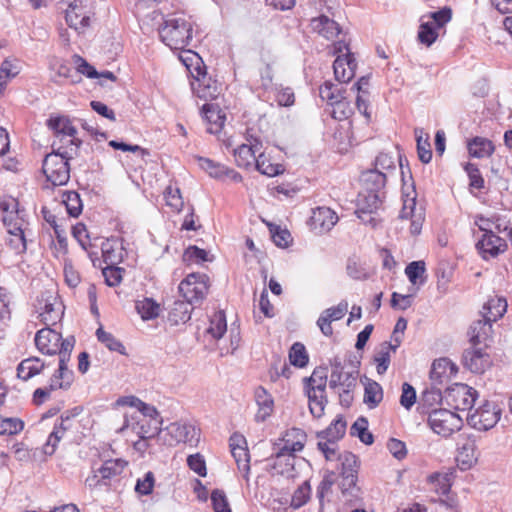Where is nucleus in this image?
<instances>
[{
	"instance_id": "f257e3e1",
	"label": "nucleus",
	"mask_w": 512,
	"mask_h": 512,
	"mask_svg": "<svg viewBox=\"0 0 512 512\" xmlns=\"http://www.w3.org/2000/svg\"><path fill=\"white\" fill-rule=\"evenodd\" d=\"M162 42L172 50H183L192 40V23L183 14L165 18L159 28Z\"/></svg>"
},
{
	"instance_id": "f03ea898",
	"label": "nucleus",
	"mask_w": 512,
	"mask_h": 512,
	"mask_svg": "<svg viewBox=\"0 0 512 512\" xmlns=\"http://www.w3.org/2000/svg\"><path fill=\"white\" fill-rule=\"evenodd\" d=\"M53 151L46 155L43 161V173L48 182L53 186H62L67 184L70 179V166L68 161L77 152L68 151L56 141L52 144Z\"/></svg>"
},
{
	"instance_id": "7ed1b4c3",
	"label": "nucleus",
	"mask_w": 512,
	"mask_h": 512,
	"mask_svg": "<svg viewBox=\"0 0 512 512\" xmlns=\"http://www.w3.org/2000/svg\"><path fill=\"white\" fill-rule=\"evenodd\" d=\"M327 373L324 369H316L309 378H305V390L309 400L311 414L320 418L327 404L326 398Z\"/></svg>"
},
{
	"instance_id": "20e7f679",
	"label": "nucleus",
	"mask_w": 512,
	"mask_h": 512,
	"mask_svg": "<svg viewBox=\"0 0 512 512\" xmlns=\"http://www.w3.org/2000/svg\"><path fill=\"white\" fill-rule=\"evenodd\" d=\"M278 450L275 452V465L284 460L286 466L293 467L294 454L303 450L307 441L304 430L296 427L289 428L280 440Z\"/></svg>"
},
{
	"instance_id": "39448f33",
	"label": "nucleus",
	"mask_w": 512,
	"mask_h": 512,
	"mask_svg": "<svg viewBox=\"0 0 512 512\" xmlns=\"http://www.w3.org/2000/svg\"><path fill=\"white\" fill-rule=\"evenodd\" d=\"M383 192L365 191L359 193L357 198V217L365 225L376 228L381 219L378 216V210L382 206Z\"/></svg>"
},
{
	"instance_id": "423d86ee",
	"label": "nucleus",
	"mask_w": 512,
	"mask_h": 512,
	"mask_svg": "<svg viewBox=\"0 0 512 512\" xmlns=\"http://www.w3.org/2000/svg\"><path fill=\"white\" fill-rule=\"evenodd\" d=\"M35 308L46 326L56 325L63 317L64 306L55 290H45L37 297Z\"/></svg>"
},
{
	"instance_id": "0eeeda50",
	"label": "nucleus",
	"mask_w": 512,
	"mask_h": 512,
	"mask_svg": "<svg viewBox=\"0 0 512 512\" xmlns=\"http://www.w3.org/2000/svg\"><path fill=\"white\" fill-rule=\"evenodd\" d=\"M162 423L143 417L141 414L125 413L123 425L118 432L126 434L130 431L142 439H152L155 436L160 439Z\"/></svg>"
},
{
	"instance_id": "6e6552de",
	"label": "nucleus",
	"mask_w": 512,
	"mask_h": 512,
	"mask_svg": "<svg viewBox=\"0 0 512 512\" xmlns=\"http://www.w3.org/2000/svg\"><path fill=\"white\" fill-rule=\"evenodd\" d=\"M428 424L434 433L448 438L458 432L462 425V418L447 409H435L429 413Z\"/></svg>"
},
{
	"instance_id": "1a4fd4ad",
	"label": "nucleus",
	"mask_w": 512,
	"mask_h": 512,
	"mask_svg": "<svg viewBox=\"0 0 512 512\" xmlns=\"http://www.w3.org/2000/svg\"><path fill=\"white\" fill-rule=\"evenodd\" d=\"M160 441L170 447L180 443L193 444L198 441V432L196 427L188 422L175 421L162 428Z\"/></svg>"
},
{
	"instance_id": "9d476101",
	"label": "nucleus",
	"mask_w": 512,
	"mask_h": 512,
	"mask_svg": "<svg viewBox=\"0 0 512 512\" xmlns=\"http://www.w3.org/2000/svg\"><path fill=\"white\" fill-rule=\"evenodd\" d=\"M63 350L61 351V357H59L58 369L50 378L49 384L51 390L57 389H68L74 379L73 371L68 368V362L70 360L71 352L75 345L74 337H68L63 342Z\"/></svg>"
},
{
	"instance_id": "9b49d317",
	"label": "nucleus",
	"mask_w": 512,
	"mask_h": 512,
	"mask_svg": "<svg viewBox=\"0 0 512 512\" xmlns=\"http://www.w3.org/2000/svg\"><path fill=\"white\" fill-rule=\"evenodd\" d=\"M333 54L336 55L333 64L336 80L342 83L349 82L355 76L357 64L345 41L334 43Z\"/></svg>"
},
{
	"instance_id": "f8f14e48",
	"label": "nucleus",
	"mask_w": 512,
	"mask_h": 512,
	"mask_svg": "<svg viewBox=\"0 0 512 512\" xmlns=\"http://www.w3.org/2000/svg\"><path fill=\"white\" fill-rule=\"evenodd\" d=\"M501 408L493 401H484L482 405L467 415L468 424L476 430L487 431L500 420Z\"/></svg>"
},
{
	"instance_id": "ddd939ff",
	"label": "nucleus",
	"mask_w": 512,
	"mask_h": 512,
	"mask_svg": "<svg viewBox=\"0 0 512 512\" xmlns=\"http://www.w3.org/2000/svg\"><path fill=\"white\" fill-rule=\"evenodd\" d=\"M47 125L59 139V145L64 146L68 151L77 152L82 142L77 138V129L69 118L65 116L51 117L48 119Z\"/></svg>"
},
{
	"instance_id": "4468645a",
	"label": "nucleus",
	"mask_w": 512,
	"mask_h": 512,
	"mask_svg": "<svg viewBox=\"0 0 512 512\" xmlns=\"http://www.w3.org/2000/svg\"><path fill=\"white\" fill-rule=\"evenodd\" d=\"M402 201L403 206L400 218L410 220V232L412 235L420 234L425 214L422 206H417L416 191L413 187L407 188V190L403 189Z\"/></svg>"
},
{
	"instance_id": "2eb2a0df",
	"label": "nucleus",
	"mask_w": 512,
	"mask_h": 512,
	"mask_svg": "<svg viewBox=\"0 0 512 512\" xmlns=\"http://www.w3.org/2000/svg\"><path fill=\"white\" fill-rule=\"evenodd\" d=\"M209 290V278L204 273H190L179 284V292L187 302H201Z\"/></svg>"
},
{
	"instance_id": "dca6fc26",
	"label": "nucleus",
	"mask_w": 512,
	"mask_h": 512,
	"mask_svg": "<svg viewBox=\"0 0 512 512\" xmlns=\"http://www.w3.org/2000/svg\"><path fill=\"white\" fill-rule=\"evenodd\" d=\"M0 218L7 231L28 227L25 210L20 209L17 199L10 196L0 198Z\"/></svg>"
},
{
	"instance_id": "f3484780",
	"label": "nucleus",
	"mask_w": 512,
	"mask_h": 512,
	"mask_svg": "<svg viewBox=\"0 0 512 512\" xmlns=\"http://www.w3.org/2000/svg\"><path fill=\"white\" fill-rule=\"evenodd\" d=\"M93 13L84 0H74L65 11L67 25L78 34H83L90 27Z\"/></svg>"
},
{
	"instance_id": "a211bd4d",
	"label": "nucleus",
	"mask_w": 512,
	"mask_h": 512,
	"mask_svg": "<svg viewBox=\"0 0 512 512\" xmlns=\"http://www.w3.org/2000/svg\"><path fill=\"white\" fill-rule=\"evenodd\" d=\"M478 392L467 384L457 383L446 391L447 403L456 410H471Z\"/></svg>"
},
{
	"instance_id": "6ab92c4d",
	"label": "nucleus",
	"mask_w": 512,
	"mask_h": 512,
	"mask_svg": "<svg viewBox=\"0 0 512 512\" xmlns=\"http://www.w3.org/2000/svg\"><path fill=\"white\" fill-rule=\"evenodd\" d=\"M480 452L474 436H466L457 444L456 463L461 471L470 470L478 461Z\"/></svg>"
},
{
	"instance_id": "aec40b11",
	"label": "nucleus",
	"mask_w": 512,
	"mask_h": 512,
	"mask_svg": "<svg viewBox=\"0 0 512 512\" xmlns=\"http://www.w3.org/2000/svg\"><path fill=\"white\" fill-rule=\"evenodd\" d=\"M197 76H193L191 89L195 96L205 101H211L218 97L221 85L212 77L207 76L200 68H196Z\"/></svg>"
},
{
	"instance_id": "412c9836",
	"label": "nucleus",
	"mask_w": 512,
	"mask_h": 512,
	"mask_svg": "<svg viewBox=\"0 0 512 512\" xmlns=\"http://www.w3.org/2000/svg\"><path fill=\"white\" fill-rule=\"evenodd\" d=\"M64 340L61 334L51 329L50 326L39 330L35 335L37 349L47 355L59 354V357H61V351L63 350L62 342Z\"/></svg>"
},
{
	"instance_id": "4be33fe9",
	"label": "nucleus",
	"mask_w": 512,
	"mask_h": 512,
	"mask_svg": "<svg viewBox=\"0 0 512 512\" xmlns=\"http://www.w3.org/2000/svg\"><path fill=\"white\" fill-rule=\"evenodd\" d=\"M229 445L239 471L243 474V477L248 480L250 455L247 449L246 439L240 434H233L230 437Z\"/></svg>"
},
{
	"instance_id": "5701e85b",
	"label": "nucleus",
	"mask_w": 512,
	"mask_h": 512,
	"mask_svg": "<svg viewBox=\"0 0 512 512\" xmlns=\"http://www.w3.org/2000/svg\"><path fill=\"white\" fill-rule=\"evenodd\" d=\"M463 365L473 373H483L491 364L490 355L485 347L473 346L463 353Z\"/></svg>"
},
{
	"instance_id": "b1692460",
	"label": "nucleus",
	"mask_w": 512,
	"mask_h": 512,
	"mask_svg": "<svg viewBox=\"0 0 512 512\" xmlns=\"http://www.w3.org/2000/svg\"><path fill=\"white\" fill-rule=\"evenodd\" d=\"M338 216L329 207H317L310 218V227L318 234L330 231L338 222Z\"/></svg>"
},
{
	"instance_id": "393cba45",
	"label": "nucleus",
	"mask_w": 512,
	"mask_h": 512,
	"mask_svg": "<svg viewBox=\"0 0 512 512\" xmlns=\"http://www.w3.org/2000/svg\"><path fill=\"white\" fill-rule=\"evenodd\" d=\"M127 465L128 462L121 458L106 460L93 476L86 479V483L89 487H93L98 484V478H101L102 480H110L120 475Z\"/></svg>"
},
{
	"instance_id": "a878e982",
	"label": "nucleus",
	"mask_w": 512,
	"mask_h": 512,
	"mask_svg": "<svg viewBox=\"0 0 512 512\" xmlns=\"http://www.w3.org/2000/svg\"><path fill=\"white\" fill-rule=\"evenodd\" d=\"M262 143L257 138L247 139V143H243L234 149V157L239 167L248 168L256 163V154L260 153Z\"/></svg>"
},
{
	"instance_id": "bb28decb",
	"label": "nucleus",
	"mask_w": 512,
	"mask_h": 512,
	"mask_svg": "<svg viewBox=\"0 0 512 512\" xmlns=\"http://www.w3.org/2000/svg\"><path fill=\"white\" fill-rule=\"evenodd\" d=\"M476 248L484 259H489L503 253L507 244L504 239L495 233H490L482 235V238L476 243Z\"/></svg>"
},
{
	"instance_id": "cd10ccee",
	"label": "nucleus",
	"mask_w": 512,
	"mask_h": 512,
	"mask_svg": "<svg viewBox=\"0 0 512 512\" xmlns=\"http://www.w3.org/2000/svg\"><path fill=\"white\" fill-rule=\"evenodd\" d=\"M203 117L207 122V131L211 134L219 133L225 123L226 114L218 104L206 103L202 107Z\"/></svg>"
},
{
	"instance_id": "c85d7f7f",
	"label": "nucleus",
	"mask_w": 512,
	"mask_h": 512,
	"mask_svg": "<svg viewBox=\"0 0 512 512\" xmlns=\"http://www.w3.org/2000/svg\"><path fill=\"white\" fill-rule=\"evenodd\" d=\"M71 427L72 418L70 416H61L60 420L55 423L53 431L48 436V439L43 446V452L46 455H53L59 441Z\"/></svg>"
},
{
	"instance_id": "c756f323",
	"label": "nucleus",
	"mask_w": 512,
	"mask_h": 512,
	"mask_svg": "<svg viewBox=\"0 0 512 512\" xmlns=\"http://www.w3.org/2000/svg\"><path fill=\"white\" fill-rule=\"evenodd\" d=\"M341 463V475L343 477V485L355 486L358 472V458L351 452H344L339 455L338 459Z\"/></svg>"
},
{
	"instance_id": "7c9ffc66",
	"label": "nucleus",
	"mask_w": 512,
	"mask_h": 512,
	"mask_svg": "<svg viewBox=\"0 0 512 512\" xmlns=\"http://www.w3.org/2000/svg\"><path fill=\"white\" fill-rule=\"evenodd\" d=\"M357 379L349 372H345L339 361L332 365L329 386L331 389H354Z\"/></svg>"
},
{
	"instance_id": "2f4dec72",
	"label": "nucleus",
	"mask_w": 512,
	"mask_h": 512,
	"mask_svg": "<svg viewBox=\"0 0 512 512\" xmlns=\"http://www.w3.org/2000/svg\"><path fill=\"white\" fill-rule=\"evenodd\" d=\"M310 25L314 32L318 33L320 36L326 38L327 40L336 38L341 32L339 24L335 20L330 19L325 15H320L319 17L313 18Z\"/></svg>"
},
{
	"instance_id": "473e14b6",
	"label": "nucleus",
	"mask_w": 512,
	"mask_h": 512,
	"mask_svg": "<svg viewBox=\"0 0 512 512\" xmlns=\"http://www.w3.org/2000/svg\"><path fill=\"white\" fill-rule=\"evenodd\" d=\"M254 397L258 406L255 419L259 422L265 421L274 410V400L271 394L262 386L255 389Z\"/></svg>"
},
{
	"instance_id": "72a5a7b5",
	"label": "nucleus",
	"mask_w": 512,
	"mask_h": 512,
	"mask_svg": "<svg viewBox=\"0 0 512 512\" xmlns=\"http://www.w3.org/2000/svg\"><path fill=\"white\" fill-rule=\"evenodd\" d=\"M507 311V301L504 297H490L483 305L480 312L482 318H487L491 322H496L503 317Z\"/></svg>"
},
{
	"instance_id": "f704fd0d",
	"label": "nucleus",
	"mask_w": 512,
	"mask_h": 512,
	"mask_svg": "<svg viewBox=\"0 0 512 512\" xmlns=\"http://www.w3.org/2000/svg\"><path fill=\"white\" fill-rule=\"evenodd\" d=\"M492 324L487 318L478 319L474 321L469 329L470 342L473 346H478L486 341L492 335Z\"/></svg>"
},
{
	"instance_id": "c9c22d12",
	"label": "nucleus",
	"mask_w": 512,
	"mask_h": 512,
	"mask_svg": "<svg viewBox=\"0 0 512 512\" xmlns=\"http://www.w3.org/2000/svg\"><path fill=\"white\" fill-rule=\"evenodd\" d=\"M468 153L473 158H488L495 151V145L491 140L481 136H475L467 141Z\"/></svg>"
},
{
	"instance_id": "e433bc0d",
	"label": "nucleus",
	"mask_w": 512,
	"mask_h": 512,
	"mask_svg": "<svg viewBox=\"0 0 512 512\" xmlns=\"http://www.w3.org/2000/svg\"><path fill=\"white\" fill-rule=\"evenodd\" d=\"M457 373L456 365L448 358H440L433 362L430 371V378L432 381L442 383L455 376Z\"/></svg>"
},
{
	"instance_id": "4c0bfd02",
	"label": "nucleus",
	"mask_w": 512,
	"mask_h": 512,
	"mask_svg": "<svg viewBox=\"0 0 512 512\" xmlns=\"http://www.w3.org/2000/svg\"><path fill=\"white\" fill-rule=\"evenodd\" d=\"M365 191L382 192L386 184V174L379 169H370L361 176Z\"/></svg>"
},
{
	"instance_id": "58836bf2",
	"label": "nucleus",
	"mask_w": 512,
	"mask_h": 512,
	"mask_svg": "<svg viewBox=\"0 0 512 512\" xmlns=\"http://www.w3.org/2000/svg\"><path fill=\"white\" fill-rule=\"evenodd\" d=\"M45 367V363L38 357H30L20 362L17 375L22 380H29L38 375Z\"/></svg>"
},
{
	"instance_id": "ea45409f",
	"label": "nucleus",
	"mask_w": 512,
	"mask_h": 512,
	"mask_svg": "<svg viewBox=\"0 0 512 512\" xmlns=\"http://www.w3.org/2000/svg\"><path fill=\"white\" fill-rule=\"evenodd\" d=\"M192 303L185 301H176L168 313V320L173 325L184 324L191 318Z\"/></svg>"
},
{
	"instance_id": "a19ab883",
	"label": "nucleus",
	"mask_w": 512,
	"mask_h": 512,
	"mask_svg": "<svg viewBox=\"0 0 512 512\" xmlns=\"http://www.w3.org/2000/svg\"><path fill=\"white\" fill-rule=\"evenodd\" d=\"M383 399V390L379 383L368 380L364 388V403L370 408H376Z\"/></svg>"
},
{
	"instance_id": "79ce46f5",
	"label": "nucleus",
	"mask_w": 512,
	"mask_h": 512,
	"mask_svg": "<svg viewBox=\"0 0 512 512\" xmlns=\"http://www.w3.org/2000/svg\"><path fill=\"white\" fill-rule=\"evenodd\" d=\"M418 157L421 162L427 164L432 159V150L429 142V134L422 128L415 129Z\"/></svg>"
},
{
	"instance_id": "37998d69",
	"label": "nucleus",
	"mask_w": 512,
	"mask_h": 512,
	"mask_svg": "<svg viewBox=\"0 0 512 512\" xmlns=\"http://www.w3.org/2000/svg\"><path fill=\"white\" fill-rule=\"evenodd\" d=\"M227 331L226 316L223 311L215 312L211 318L206 332L214 340H219Z\"/></svg>"
},
{
	"instance_id": "c03bdc74",
	"label": "nucleus",
	"mask_w": 512,
	"mask_h": 512,
	"mask_svg": "<svg viewBox=\"0 0 512 512\" xmlns=\"http://www.w3.org/2000/svg\"><path fill=\"white\" fill-rule=\"evenodd\" d=\"M425 272L424 261H413L405 268V274L412 285H423L426 280Z\"/></svg>"
},
{
	"instance_id": "a18cd8bd",
	"label": "nucleus",
	"mask_w": 512,
	"mask_h": 512,
	"mask_svg": "<svg viewBox=\"0 0 512 512\" xmlns=\"http://www.w3.org/2000/svg\"><path fill=\"white\" fill-rule=\"evenodd\" d=\"M346 430V422L343 418H336L325 430L319 432L317 434L320 439L334 440L338 441L343 437Z\"/></svg>"
},
{
	"instance_id": "49530a36",
	"label": "nucleus",
	"mask_w": 512,
	"mask_h": 512,
	"mask_svg": "<svg viewBox=\"0 0 512 512\" xmlns=\"http://www.w3.org/2000/svg\"><path fill=\"white\" fill-rule=\"evenodd\" d=\"M256 169L263 175L273 177L283 172V167L280 164H275L262 152L257 156L255 163Z\"/></svg>"
},
{
	"instance_id": "de8ad7c7",
	"label": "nucleus",
	"mask_w": 512,
	"mask_h": 512,
	"mask_svg": "<svg viewBox=\"0 0 512 512\" xmlns=\"http://www.w3.org/2000/svg\"><path fill=\"white\" fill-rule=\"evenodd\" d=\"M438 37V29L426 20V15L421 17V24L418 31V39L422 44L432 45Z\"/></svg>"
},
{
	"instance_id": "09e8293b",
	"label": "nucleus",
	"mask_w": 512,
	"mask_h": 512,
	"mask_svg": "<svg viewBox=\"0 0 512 512\" xmlns=\"http://www.w3.org/2000/svg\"><path fill=\"white\" fill-rule=\"evenodd\" d=\"M27 228H20L16 231H7L9 237L7 239V244L15 251V253L20 254L26 251L27 249Z\"/></svg>"
},
{
	"instance_id": "8fccbe9b",
	"label": "nucleus",
	"mask_w": 512,
	"mask_h": 512,
	"mask_svg": "<svg viewBox=\"0 0 512 512\" xmlns=\"http://www.w3.org/2000/svg\"><path fill=\"white\" fill-rule=\"evenodd\" d=\"M62 202L66 206L67 212L72 217H78L83 209L80 195L75 191H66L63 193Z\"/></svg>"
},
{
	"instance_id": "3c124183",
	"label": "nucleus",
	"mask_w": 512,
	"mask_h": 512,
	"mask_svg": "<svg viewBox=\"0 0 512 512\" xmlns=\"http://www.w3.org/2000/svg\"><path fill=\"white\" fill-rule=\"evenodd\" d=\"M352 436H357L366 445L373 443V435L368 431V421L364 417L358 418L350 428Z\"/></svg>"
},
{
	"instance_id": "603ef678",
	"label": "nucleus",
	"mask_w": 512,
	"mask_h": 512,
	"mask_svg": "<svg viewBox=\"0 0 512 512\" xmlns=\"http://www.w3.org/2000/svg\"><path fill=\"white\" fill-rule=\"evenodd\" d=\"M319 96L323 101H326L329 106H332L336 101L344 97L338 86L329 81H326L320 86Z\"/></svg>"
},
{
	"instance_id": "864d4df0",
	"label": "nucleus",
	"mask_w": 512,
	"mask_h": 512,
	"mask_svg": "<svg viewBox=\"0 0 512 512\" xmlns=\"http://www.w3.org/2000/svg\"><path fill=\"white\" fill-rule=\"evenodd\" d=\"M97 339L105 345L110 351L118 352L122 355L126 354L124 345L116 339L111 333L106 332L103 328L96 330Z\"/></svg>"
},
{
	"instance_id": "5fc2aeb1",
	"label": "nucleus",
	"mask_w": 512,
	"mask_h": 512,
	"mask_svg": "<svg viewBox=\"0 0 512 512\" xmlns=\"http://www.w3.org/2000/svg\"><path fill=\"white\" fill-rule=\"evenodd\" d=\"M136 310L143 320H150L159 315V305L150 298L137 301Z\"/></svg>"
},
{
	"instance_id": "6e6d98bb",
	"label": "nucleus",
	"mask_w": 512,
	"mask_h": 512,
	"mask_svg": "<svg viewBox=\"0 0 512 512\" xmlns=\"http://www.w3.org/2000/svg\"><path fill=\"white\" fill-rule=\"evenodd\" d=\"M24 428V422L16 417L0 416V435H15Z\"/></svg>"
},
{
	"instance_id": "4d7b16f0",
	"label": "nucleus",
	"mask_w": 512,
	"mask_h": 512,
	"mask_svg": "<svg viewBox=\"0 0 512 512\" xmlns=\"http://www.w3.org/2000/svg\"><path fill=\"white\" fill-rule=\"evenodd\" d=\"M331 108V116L339 121L348 119L353 114V107L345 97L336 101Z\"/></svg>"
},
{
	"instance_id": "13d9d810",
	"label": "nucleus",
	"mask_w": 512,
	"mask_h": 512,
	"mask_svg": "<svg viewBox=\"0 0 512 512\" xmlns=\"http://www.w3.org/2000/svg\"><path fill=\"white\" fill-rule=\"evenodd\" d=\"M198 164L206 171L209 176L216 178V179H222L224 178V175L226 173V166L216 163L208 158L199 157L198 158Z\"/></svg>"
},
{
	"instance_id": "bf43d9fd",
	"label": "nucleus",
	"mask_w": 512,
	"mask_h": 512,
	"mask_svg": "<svg viewBox=\"0 0 512 512\" xmlns=\"http://www.w3.org/2000/svg\"><path fill=\"white\" fill-rule=\"evenodd\" d=\"M289 360L292 365L302 368L308 363V354L302 343L296 342L292 345L289 352Z\"/></svg>"
},
{
	"instance_id": "052dcab7",
	"label": "nucleus",
	"mask_w": 512,
	"mask_h": 512,
	"mask_svg": "<svg viewBox=\"0 0 512 512\" xmlns=\"http://www.w3.org/2000/svg\"><path fill=\"white\" fill-rule=\"evenodd\" d=\"M164 199L166 205L176 212H180L184 205L180 190L177 187L168 186L164 191Z\"/></svg>"
},
{
	"instance_id": "680f3d73",
	"label": "nucleus",
	"mask_w": 512,
	"mask_h": 512,
	"mask_svg": "<svg viewBox=\"0 0 512 512\" xmlns=\"http://www.w3.org/2000/svg\"><path fill=\"white\" fill-rule=\"evenodd\" d=\"M392 349L386 345H382L381 349L376 353L374 361L376 363L377 373L384 374L390 365Z\"/></svg>"
},
{
	"instance_id": "e2e57ef3",
	"label": "nucleus",
	"mask_w": 512,
	"mask_h": 512,
	"mask_svg": "<svg viewBox=\"0 0 512 512\" xmlns=\"http://www.w3.org/2000/svg\"><path fill=\"white\" fill-rule=\"evenodd\" d=\"M183 260L188 264H200L209 261L208 252L197 246H189L183 254Z\"/></svg>"
},
{
	"instance_id": "0e129e2a",
	"label": "nucleus",
	"mask_w": 512,
	"mask_h": 512,
	"mask_svg": "<svg viewBox=\"0 0 512 512\" xmlns=\"http://www.w3.org/2000/svg\"><path fill=\"white\" fill-rule=\"evenodd\" d=\"M311 488L308 482L300 485L292 495L291 506L298 509L305 505L310 498Z\"/></svg>"
},
{
	"instance_id": "69168bd1",
	"label": "nucleus",
	"mask_w": 512,
	"mask_h": 512,
	"mask_svg": "<svg viewBox=\"0 0 512 512\" xmlns=\"http://www.w3.org/2000/svg\"><path fill=\"white\" fill-rule=\"evenodd\" d=\"M452 17V12L450 8H443L437 12L430 13L426 16V19L434 25L437 29H441L447 24Z\"/></svg>"
},
{
	"instance_id": "338daca9",
	"label": "nucleus",
	"mask_w": 512,
	"mask_h": 512,
	"mask_svg": "<svg viewBox=\"0 0 512 512\" xmlns=\"http://www.w3.org/2000/svg\"><path fill=\"white\" fill-rule=\"evenodd\" d=\"M428 482L434 486L435 491L440 495H448L451 485L446 476L440 473H433L428 476Z\"/></svg>"
},
{
	"instance_id": "774afa93",
	"label": "nucleus",
	"mask_w": 512,
	"mask_h": 512,
	"mask_svg": "<svg viewBox=\"0 0 512 512\" xmlns=\"http://www.w3.org/2000/svg\"><path fill=\"white\" fill-rule=\"evenodd\" d=\"M211 502L214 512H232L227 497L221 490L212 491Z\"/></svg>"
}]
</instances>
